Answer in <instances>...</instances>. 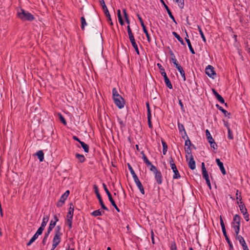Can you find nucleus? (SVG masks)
Here are the masks:
<instances>
[{
  "instance_id": "1",
  "label": "nucleus",
  "mask_w": 250,
  "mask_h": 250,
  "mask_svg": "<svg viewBox=\"0 0 250 250\" xmlns=\"http://www.w3.org/2000/svg\"><path fill=\"white\" fill-rule=\"evenodd\" d=\"M112 96L114 104L120 109L124 107L125 102L123 97L118 93L116 88L112 89Z\"/></svg>"
},
{
  "instance_id": "2",
  "label": "nucleus",
  "mask_w": 250,
  "mask_h": 250,
  "mask_svg": "<svg viewBox=\"0 0 250 250\" xmlns=\"http://www.w3.org/2000/svg\"><path fill=\"white\" fill-rule=\"evenodd\" d=\"M18 17L23 21H31L35 19L34 16L28 11L24 10L23 9L18 11L17 14Z\"/></svg>"
},
{
  "instance_id": "3",
  "label": "nucleus",
  "mask_w": 250,
  "mask_h": 250,
  "mask_svg": "<svg viewBox=\"0 0 250 250\" xmlns=\"http://www.w3.org/2000/svg\"><path fill=\"white\" fill-rule=\"evenodd\" d=\"M61 227L58 226L55 229V234L52 240V247L56 248L59 244L61 240L62 233L61 232Z\"/></svg>"
},
{
  "instance_id": "4",
  "label": "nucleus",
  "mask_w": 250,
  "mask_h": 250,
  "mask_svg": "<svg viewBox=\"0 0 250 250\" xmlns=\"http://www.w3.org/2000/svg\"><path fill=\"white\" fill-rule=\"evenodd\" d=\"M103 188H104V189L105 192H106V193L108 196V199H109L110 202L111 203V205L114 207V208H115V209L118 212H119L120 211V210L119 208L117 207V206L116 205L114 200H113V199L112 197V195H111L110 192H109L108 188H107L105 184L103 183Z\"/></svg>"
},
{
  "instance_id": "5",
  "label": "nucleus",
  "mask_w": 250,
  "mask_h": 250,
  "mask_svg": "<svg viewBox=\"0 0 250 250\" xmlns=\"http://www.w3.org/2000/svg\"><path fill=\"white\" fill-rule=\"evenodd\" d=\"M169 164L171 168L172 169L174 174L173 175V179H179L181 176L179 174L178 170L176 167L175 164H174L173 159L172 156H170L169 158Z\"/></svg>"
},
{
  "instance_id": "6",
  "label": "nucleus",
  "mask_w": 250,
  "mask_h": 250,
  "mask_svg": "<svg viewBox=\"0 0 250 250\" xmlns=\"http://www.w3.org/2000/svg\"><path fill=\"white\" fill-rule=\"evenodd\" d=\"M205 132H206V135L207 138L208 140V143H209V144L210 145V147L211 148H213L214 150L217 149V145L216 144V143L215 142L213 138L212 137L209 130L208 129H207L206 130Z\"/></svg>"
},
{
  "instance_id": "7",
  "label": "nucleus",
  "mask_w": 250,
  "mask_h": 250,
  "mask_svg": "<svg viewBox=\"0 0 250 250\" xmlns=\"http://www.w3.org/2000/svg\"><path fill=\"white\" fill-rule=\"evenodd\" d=\"M69 193V190H67L61 196L59 201L58 202L57 204V206L58 207H61L62 206L65 200L67 198Z\"/></svg>"
},
{
  "instance_id": "8",
  "label": "nucleus",
  "mask_w": 250,
  "mask_h": 250,
  "mask_svg": "<svg viewBox=\"0 0 250 250\" xmlns=\"http://www.w3.org/2000/svg\"><path fill=\"white\" fill-rule=\"evenodd\" d=\"M205 71L206 74L210 78H213V76L216 75L214 67L210 65H208L206 67Z\"/></svg>"
},
{
  "instance_id": "9",
  "label": "nucleus",
  "mask_w": 250,
  "mask_h": 250,
  "mask_svg": "<svg viewBox=\"0 0 250 250\" xmlns=\"http://www.w3.org/2000/svg\"><path fill=\"white\" fill-rule=\"evenodd\" d=\"M236 239L239 240L244 250H249L244 238L241 235H236Z\"/></svg>"
},
{
  "instance_id": "10",
  "label": "nucleus",
  "mask_w": 250,
  "mask_h": 250,
  "mask_svg": "<svg viewBox=\"0 0 250 250\" xmlns=\"http://www.w3.org/2000/svg\"><path fill=\"white\" fill-rule=\"evenodd\" d=\"M155 174V179L158 185L162 183V175L160 171H156Z\"/></svg>"
},
{
  "instance_id": "11",
  "label": "nucleus",
  "mask_w": 250,
  "mask_h": 250,
  "mask_svg": "<svg viewBox=\"0 0 250 250\" xmlns=\"http://www.w3.org/2000/svg\"><path fill=\"white\" fill-rule=\"evenodd\" d=\"M69 206L70 207L68 209V212L67 213L66 217L67 218H73L74 211V207L72 203H70Z\"/></svg>"
},
{
  "instance_id": "12",
  "label": "nucleus",
  "mask_w": 250,
  "mask_h": 250,
  "mask_svg": "<svg viewBox=\"0 0 250 250\" xmlns=\"http://www.w3.org/2000/svg\"><path fill=\"white\" fill-rule=\"evenodd\" d=\"M189 160L188 163L189 167L192 169L194 170L196 167V164L195 161L194 160V158L192 155H191L189 157Z\"/></svg>"
},
{
  "instance_id": "13",
  "label": "nucleus",
  "mask_w": 250,
  "mask_h": 250,
  "mask_svg": "<svg viewBox=\"0 0 250 250\" xmlns=\"http://www.w3.org/2000/svg\"><path fill=\"white\" fill-rule=\"evenodd\" d=\"M216 162L217 164V165L218 166V167H219L220 168V169L222 172V173L225 175L226 174L227 172H226V171L225 169V167H224V165H223V163L220 161V159H218V158H217L216 159Z\"/></svg>"
},
{
  "instance_id": "14",
  "label": "nucleus",
  "mask_w": 250,
  "mask_h": 250,
  "mask_svg": "<svg viewBox=\"0 0 250 250\" xmlns=\"http://www.w3.org/2000/svg\"><path fill=\"white\" fill-rule=\"evenodd\" d=\"M201 168H202V171L203 177L205 179V180L209 179L208 172L206 170V168L205 167V163L204 162H203L202 163Z\"/></svg>"
},
{
  "instance_id": "15",
  "label": "nucleus",
  "mask_w": 250,
  "mask_h": 250,
  "mask_svg": "<svg viewBox=\"0 0 250 250\" xmlns=\"http://www.w3.org/2000/svg\"><path fill=\"white\" fill-rule=\"evenodd\" d=\"M231 226L235 231L236 236L238 235L240 231V222H239L238 223L237 222L235 223H231Z\"/></svg>"
},
{
  "instance_id": "16",
  "label": "nucleus",
  "mask_w": 250,
  "mask_h": 250,
  "mask_svg": "<svg viewBox=\"0 0 250 250\" xmlns=\"http://www.w3.org/2000/svg\"><path fill=\"white\" fill-rule=\"evenodd\" d=\"M103 11L104 12V13L105 14V16L106 17V18H107V21L109 22V24L111 25V26H113V22L112 21V20H111V16H110V13H109V12L107 8H105L104 9H103Z\"/></svg>"
},
{
  "instance_id": "17",
  "label": "nucleus",
  "mask_w": 250,
  "mask_h": 250,
  "mask_svg": "<svg viewBox=\"0 0 250 250\" xmlns=\"http://www.w3.org/2000/svg\"><path fill=\"white\" fill-rule=\"evenodd\" d=\"M36 156L38 157L40 162H42L44 160V153L42 150L38 151L36 154Z\"/></svg>"
},
{
  "instance_id": "18",
  "label": "nucleus",
  "mask_w": 250,
  "mask_h": 250,
  "mask_svg": "<svg viewBox=\"0 0 250 250\" xmlns=\"http://www.w3.org/2000/svg\"><path fill=\"white\" fill-rule=\"evenodd\" d=\"M216 107L221 111L222 112V113H224L225 116H229L230 115V113L228 112V111L224 109L222 106H220L218 104H216Z\"/></svg>"
},
{
  "instance_id": "19",
  "label": "nucleus",
  "mask_w": 250,
  "mask_h": 250,
  "mask_svg": "<svg viewBox=\"0 0 250 250\" xmlns=\"http://www.w3.org/2000/svg\"><path fill=\"white\" fill-rule=\"evenodd\" d=\"M75 157L78 159L80 163H82L84 162L85 161V158L84 155L83 154H80L79 153H77L75 154Z\"/></svg>"
},
{
  "instance_id": "20",
  "label": "nucleus",
  "mask_w": 250,
  "mask_h": 250,
  "mask_svg": "<svg viewBox=\"0 0 250 250\" xmlns=\"http://www.w3.org/2000/svg\"><path fill=\"white\" fill-rule=\"evenodd\" d=\"M240 210L242 214L247 212V209L246 208L245 205L243 202H240L239 205Z\"/></svg>"
},
{
  "instance_id": "21",
  "label": "nucleus",
  "mask_w": 250,
  "mask_h": 250,
  "mask_svg": "<svg viewBox=\"0 0 250 250\" xmlns=\"http://www.w3.org/2000/svg\"><path fill=\"white\" fill-rule=\"evenodd\" d=\"M49 219V215H45L43 216L42 221L41 224V226L45 227L46 226L48 220Z\"/></svg>"
},
{
  "instance_id": "22",
  "label": "nucleus",
  "mask_w": 250,
  "mask_h": 250,
  "mask_svg": "<svg viewBox=\"0 0 250 250\" xmlns=\"http://www.w3.org/2000/svg\"><path fill=\"white\" fill-rule=\"evenodd\" d=\"M173 35L178 40V41L183 45H185V43L184 42L183 39L178 35L176 32H173Z\"/></svg>"
},
{
  "instance_id": "23",
  "label": "nucleus",
  "mask_w": 250,
  "mask_h": 250,
  "mask_svg": "<svg viewBox=\"0 0 250 250\" xmlns=\"http://www.w3.org/2000/svg\"><path fill=\"white\" fill-rule=\"evenodd\" d=\"M103 213H104V211H101L100 209H97L93 211L90 214L94 217H97L102 215Z\"/></svg>"
},
{
  "instance_id": "24",
  "label": "nucleus",
  "mask_w": 250,
  "mask_h": 250,
  "mask_svg": "<svg viewBox=\"0 0 250 250\" xmlns=\"http://www.w3.org/2000/svg\"><path fill=\"white\" fill-rule=\"evenodd\" d=\"M162 144L163 146V154L166 155L167 150V145L166 142L163 140H161Z\"/></svg>"
},
{
  "instance_id": "25",
  "label": "nucleus",
  "mask_w": 250,
  "mask_h": 250,
  "mask_svg": "<svg viewBox=\"0 0 250 250\" xmlns=\"http://www.w3.org/2000/svg\"><path fill=\"white\" fill-rule=\"evenodd\" d=\"M117 16H118V21H119L120 24L121 25H123L124 24V21L122 18L121 13V11L120 9H118L117 10Z\"/></svg>"
},
{
  "instance_id": "26",
  "label": "nucleus",
  "mask_w": 250,
  "mask_h": 250,
  "mask_svg": "<svg viewBox=\"0 0 250 250\" xmlns=\"http://www.w3.org/2000/svg\"><path fill=\"white\" fill-rule=\"evenodd\" d=\"M191 146H188V147H186L185 146V152L186 153H187V155L186 156V159H187V160H188V155L189 156H191V155H192V153H191Z\"/></svg>"
},
{
  "instance_id": "27",
  "label": "nucleus",
  "mask_w": 250,
  "mask_h": 250,
  "mask_svg": "<svg viewBox=\"0 0 250 250\" xmlns=\"http://www.w3.org/2000/svg\"><path fill=\"white\" fill-rule=\"evenodd\" d=\"M178 127L179 130V132L182 133L183 132H184L185 135H187V132L185 130L184 125L180 123H178Z\"/></svg>"
},
{
  "instance_id": "28",
  "label": "nucleus",
  "mask_w": 250,
  "mask_h": 250,
  "mask_svg": "<svg viewBox=\"0 0 250 250\" xmlns=\"http://www.w3.org/2000/svg\"><path fill=\"white\" fill-rule=\"evenodd\" d=\"M80 144H81L82 148L83 149L84 152L88 153L89 152V146L83 141L80 142Z\"/></svg>"
},
{
  "instance_id": "29",
  "label": "nucleus",
  "mask_w": 250,
  "mask_h": 250,
  "mask_svg": "<svg viewBox=\"0 0 250 250\" xmlns=\"http://www.w3.org/2000/svg\"><path fill=\"white\" fill-rule=\"evenodd\" d=\"M166 78L164 79L165 83L166 84V85L170 89H172V85L169 79V78L167 77H166Z\"/></svg>"
},
{
  "instance_id": "30",
  "label": "nucleus",
  "mask_w": 250,
  "mask_h": 250,
  "mask_svg": "<svg viewBox=\"0 0 250 250\" xmlns=\"http://www.w3.org/2000/svg\"><path fill=\"white\" fill-rule=\"evenodd\" d=\"M236 200H237V204L239 205L240 202H243L242 201V197H241V192H239L238 190H236Z\"/></svg>"
},
{
  "instance_id": "31",
  "label": "nucleus",
  "mask_w": 250,
  "mask_h": 250,
  "mask_svg": "<svg viewBox=\"0 0 250 250\" xmlns=\"http://www.w3.org/2000/svg\"><path fill=\"white\" fill-rule=\"evenodd\" d=\"M186 42L188 44V47L189 48V49L190 52L192 53V54H195V51L191 45L190 40L187 39Z\"/></svg>"
},
{
  "instance_id": "32",
  "label": "nucleus",
  "mask_w": 250,
  "mask_h": 250,
  "mask_svg": "<svg viewBox=\"0 0 250 250\" xmlns=\"http://www.w3.org/2000/svg\"><path fill=\"white\" fill-rule=\"evenodd\" d=\"M133 180L139 189L140 188H141L143 187L138 177H135L134 178H133Z\"/></svg>"
},
{
  "instance_id": "33",
  "label": "nucleus",
  "mask_w": 250,
  "mask_h": 250,
  "mask_svg": "<svg viewBox=\"0 0 250 250\" xmlns=\"http://www.w3.org/2000/svg\"><path fill=\"white\" fill-rule=\"evenodd\" d=\"M81 29L82 30H84L85 26L87 25V23L84 17L83 16L81 18Z\"/></svg>"
},
{
  "instance_id": "34",
  "label": "nucleus",
  "mask_w": 250,
  "mask_h": 250,
  "mask_svg": "<svg viewBox=\"0 0 250 250\" xmlns=\"http://www.w3.org/2000/svg\"><path fill=\"white\" fill-rule=\"evenodd\" d=\"M198 30L199 32L200 35H201V37L204 41V42H206V39L204 36V34L202 30L201 27L200 25H198Z\"/></svg>"
},
{
  "instance_id": "35",
  "label": "nucleus",
  "mask_w": 250,
  "mask_h": 250,
  "mask_svg": "<svg viewBox=\"0 0 250 250\" xmlns=\"http://www.w3.org/2000/svg\"><path fill=\"white\" fill-rule=\"evenodd\" d=\"M127 167H128V169L129 170V171L132 176L133 178H134L135 177H137V176L136 174L135 173V172H134L133 168L132 167L129 163L127 164Z\"/></svg>"
},
{
  "instance_id": "36",
  "label": "nucleus",
  "mask_w": 250,
  "mask_h": 250,
  "mask_svg": "<svg viewBox=\"0 0 250 250\" xmlns=\"http://www.w3.org/2000/svg\"><path fill=\"white\" fill-rule=\"evenodd\" d=\"M177 70L179 71V72H180L181 76L182 77V78H183L184 79V81H185L186 80V76H185V71H184L183 70V67L181 66V65L180 66V67H179Z\"/></svg>"
},
{
  "instance_id": "37",
  "label": "nucleus",
  "mask_w": 250,
  "mask_h": 250,
  "mask_svg": "<svg viewBox=\"0 0 250 250\" xmlns=\"http://www.w3.org/2000/svg\"><path fill=\"white\" fill-rule=\"evenodd\" d=\"M98 200H99V203L101 206L102 208L104 210L108 211L109 210H108V208L104 204V202L102 200V198H100L98 199Z\"/></svg>"
},
{
  "instance_id": "38",
  "label": "nucleus",
  "mask_w": 250,
  "mask_h": 250,
  "mask_svg": "<svg viewBox=\"0 0 250 250\" xmlns=\"http://www.w3.org/2000/svg\"><path fill=\"white\" fill-rule=\"evenodd\" d=\"M225 239H226L227 243H228V244L229 245V250H233V247L232 244L231 242L229 237H228V235H227V236H225Z\"/></svg>"
},
{
  "instance_id": "39",
  "label": "nucleus",
  "mask_w": 250,
  "mask_h": 250,
  "mask_svg": "<svg viewBox=\"0 0 250 250\" xmlns=\"http://www.w3.org/2000/svg\"><path fill=\"white\" fill-rule=\"evenodd\" d=\"M180 8L183 9L184 7V0H176Z\"/></svg>"
},
{
  "instance_id": "40",
  "label": "nucleus",
  "mask_w": 250,
  "mask_h": 250,
  "mask_svg": "<svg viewBox=\"0 0 250 250\" xmlns=\"http://www.w3.org/2000/svg\"><path fill=\"white\" fill-rule=\"evenodd\" d=\"M72 220L73 218H67L66 224L68 226L69 229H71L72 227Z\"/></svg>"
},
{
  "instance_id": "41",
  "label": "nucleus",
  "mask_w": 250,
  "mask_h": 250,
  "mask_svg": "<svg viewBox=\"0 0 250 250\" xmlns=\"http://www.w3.org/2000/svg\"><path fill=\"white\" fill-rule=\"evenodd\" d=\"M241 217L238 214H235L233 216V221L232 223H235V222H240Z\"/></svg>"
},
{
  "instance_id": "42",
  "label": "nucleus",
  "mask_w": 250,
  "mask_h": 250,
  "mask_svg": "<svg viewBox=\"0 0 250 250\" xmlns=\"http://www.w3.org/2000/svg\"><path fill=\"white\" fill-rule=\"evenodd\" d=\"M191 145H192L188 137L187 136V139L185 140V146H186V147H188V146H191Z\"/></svg>"
},
{
  "instance_id": "43",
  "label": "nucleus",
  "mask_w": 250,
  "mask_h": 250,
  "mask_svg": "<svg viewBox=\"0 0 250 250\" xmlns=\"http://www.w3.org/2000/svg\"><path fill=\"white\" fill-rule=\"evenodd\" d=\"M228 137L230 140H233V135L232 134V132L231 131L230 128H229L228 129Z\"/></svg>"
},
{
  "instance_id": "44",
  "label": "nucleus",
  "mask_w": 250,
  "mask_h": 250,
  "mask_svg": "<svg viewBox=\"0 0 250 250\" xmlns=\"http://www.w3.org/2000/svg\"><path fill=\"white\" fill-rule=\"evenodd\" d=\"M59 119H60V121H61V122L64 125H66L67 123H66V120L65 119V118L63 117V116L61 113L59 114Z\"/></svg>"
},
{
  "instance_id": "45",
  "label": "nucleus",
  "mask_w": 250,
  "mask_h": 250,
  "mask_svg": "<svg viewBox=\"0 0 250 250\" xmlns=\"http://www.w3.org/2000/svg\"><path fill=\"white\" fill-rule=\"evenodd\" d=\"M127 33L128 34V38L132 37L134 36L132 32V30H131V28L129 25H128L127 26Z\"/></svg>"
},
{
  "instance_id": "46",
  "label": "nucleus",
  "mask_w": 250,
  "mask_h": 250,
  "mask_svg": "<svg viewBox=\"0 0 250 250\" xmlns=\"http://www.w3.org/2000/svg\"><path fill=\"white\" fill-rule=\"evenodd\" d=\"M56 224H55V222H53V220H51L48 228L49 229V230H52L54 227L56 226Z\"/></svg>"
},
{
  "instance_id": "47",
  "label": "nucleus",
  "mask_w": 250,
  "mask_h": 250,
  "mask_svg": "<svg viewBox=\"0 0 250 250\" xmlns=\"http://www.w3.org/2000/svg\"><path fill=\"white\" fill-rule=\"evenodd\" d=\"M144 162L146 164L147 166L151 165V163L148 160L146 156H145L144 158L143 159Z\"/></svg>"
},
{
  "instance_id": "48",
  "label": "nucleus",
  "mask_w": 250,
  "mask_h": 250,
  "mask_svg": "<svg viewBox=\"0 0 250 250\" xmlns=\"http://www.w3.org/2000/svg\"><path fill=\"white\" fill-rule=\"evenodd\" d=\"M144 33L146 34V38H147V40L148 41V42H151V38H150V37L148 34V32L147 31V29H146V30H144L143 31Z\"/></svg>"
},
{
  "instance_id": "49",
  "label": "nucleus",
  "mask_w": 250,
  "mask_h": 250,
  "mask_svg": "<svg viewBox=\"0 0 250 250\" xmlns=\"http://www.w3.org/2000/svg\"><path fill=\"white\" fill-rule=\"evenodd\" d=\"M44 229V227L42 226H40V227L38 229L37 231H36V233L39 234V235H41Z\"/></svg>"
},
{
  "instance_id": "50",
  "label": "nucleus",
  "mask_w": 250,
  "mask_h": 250,
  "mask_svg": "<svg viewBox=\"0 0 250 250\" xmlns=\"http://www.w3.org/2000/svg\"><path fill=\"white\" fill-rule=\"evenodd\" d=\"M44 229V227L42 226H40V227L38 229L37 231H36V233L39 234V235H41Z\"/></svg>"
},
{
  "instance_id": "51",
  "label": "nucleus",
  "mask_w": 250,
  "mask_h": 250,
  "mask_svg": "<svg viewBox=\"0 0 250 250\" xmlns=\"http://www.w3.org/2000/svg\"><path fill=\"white\" fill-rule=\"evenodd\" d=\"M170 250H177V246L174 241L171 242Z\"/></svg>"
},
{
  "instance_id": "52",
  "label": "nucleus",
  "mask_w": 250,
  "mask_h": 250,
  "mask_svg": "<svg viewBox=\"0 0 250 250\" xmlns=\"http://www.w3.org/2000/svg\"><path fill=\"white\" fill-rule=\"evenodd\" d=\"M149 166L150 167V170L151 171H153L154 173H155L156 171H158L157 170L156 167L155 166H153L152 164H151V165H149Z\"/></svg>"
},
{
  "instance_id": "53",
  "label": "nucleus",
  "mask_w": 250,
  "mask_h": 250,
  "mask_svg": "<svg viewBox=\"0 0 250 250\" xmlns=\"http://www.w3.org/2000/svg\"><path fill=\"white\" fill-rule=\"evenodd\" d=\"M216 99L218 100V101L221 103V104H223V103H225V100L224 99V98L220 95H219V96H218L217 97H216Z\"/></svg>"
},
{
  "instance_id": "54",
  "label": "nucleus",
  "mask_w": 250,
  "mask_h": 250,
  "mask_svg": "<svg viewBox=\"0 0 250 250\" xmlns=\"http://www.w3.org/2000/svg\"><path fill=\"white\" fill-rule=\"evenodd\" d=\"M132 45L134 47V48L136 53L138 55H139V49H138V45H137V43H133Z\"/></svg>"
},
{
  "instance_id": "55",
  "label": "nucleus",
  "mask_w": 250,
  "mask_h": 250,
  "mask_svg": "<svg viewBox=\"0 0 250 250\" xmlns=\"http://www.w3.org/2000/svg\"><path fill=\"white\" fill-rule=\"evenodd\" d=\"M99 2L102 7L103 10L107 8V7L105 4L104 0H99Z\"/></svg>"
},
{
  "instance_id": "56",
  "label": "nucleus",
  "mask_w": 250,
  "mask_h": 250,
  "mask_svg": "<svg viewBox=\"0 0 250 250\" xmlns=\"http://www.w3.org/2000/svg\"><path fill=\"white\" fill-rule=\"evenodd\" d=\"M167 14H168L169 15V17H170V18L175 23H176V21H175V19L174 17V16H173V15L172 14V13L170 11H169V12H167Z\"/></svg>"
},
{
  "instance_id": "57",
  "label": "nucleus",
  "mask_w": 250,
  "mask_h": 250,
  "mask_svg": "<svg viewBox=\"0 0 250 250\" xmlns=\"http://www.w3.org/2000/svg\"><path fill=\"white\" fill-rule=\"evenodd\" d=\"M179 104L180 105L181 109L182 111H185V108L184 106V104L182 102V100L180 99H178Z\"/></svg>"
},
{
  "instance_id": "58",
  "label": "nucleus",
  "mask_w": 250,
  "mask_h": 250,
  "mask_svg": "<svg viewBox=\"0 0 250 250\" xmlns=\"http://www.w3.org/2000/svg\"><path fill=\"white\" fill-rule=\"evenodd\" d=\"M48 237V235L44 234V237L42 241V244L43 245H45L46 244V242Z\"/></svg>"
},
{
  "instance_id": "59",
  "label": "nucleus",
  "mask_w": 250,
  "mask_h": 250,
  "mask_svg": "<svg viewBox=\"0 0 250 250\" xmlns=\"http://www.w3.org/2000/svg\"><path fill=\"white\" fill-rule=\"evenodd\" d=\"M123 13H124V17H125V19H128L129 17H128V15L126 12V10L125 9H123Z\"/></svg>"
},
{
  "instance_id": "60",
  "label": "nucleus",
  "mask_w": 250,
  "mask_h": 250,
  "mask_svg": "<svg viewBox=\"0 0 250 250\" xmlns=\"http://www.w3.org/2000/svg\"><path fill=\"white\" fill-rule=\"evenodd\" d=\"M243 215H244V218L246 220V221H249V214L248 213V212H246V213L243 214Z\"/></svg>"
},
{
  "instance_id": "61",
  "label": "nucleus",
  "mask_w": 250,
  "mask_h": 250,
  "mask_svg": "<svg viewBox=\"0 0 250 250\" xmlns=\"http://www.w3.org/2000/svg\"><path fill=\"white\" fill-rule=\"evenodd\" d=\"M157 65L159 69H160V72L164 71L165 70L164 68L162 66V65L160 63H158L157 64Z\"/></svg>"
},
{
  "instance_id": "62",
  "label": "nucleus",
  "mask_w": 250,
  "mask_h": 250,
  "mask_svg": "<svg viewBox=\"0 0 250 250\" xmlns=\"http://www.w3.org/2000/svg\"><path fill=\"white\" fill-rule=\"evenodd\" d=\"M151 118H147V121H148V125L149 128L152 129L153 127V126H152V123L151 121Z\"/></svg>"
},
{
  "instance_id": "63",
  "label": "nucleus",
  "mask_w": 250,
  "mask_h": 250,
  "mask_svg": "<svg viewBox=\"0 0 250 250\" xmlns=\"http://www.w3.org/2000/svg\"><path fill=\"white\" fill-rule=\"evenodd\" d=\"M221 228H222V232H223V235H224V236H227V235H227V232H226V228H225V226L221 227Z\"/></svg>"
},
{
  "instance_id": "64",
  "label": "nucleus",
  "mask_w": 250,
  "mask_h": 250,
  "mask_svg": "<svg viewBox=\"0 0 250 250\" xmlns=\"http://www.w3.org/2000/svg\"><path fill=\"white\" fill-rule=\"evenodd\" d=\"M93 188L94 189L95 193L96 194L99 193L98 188L96 185H94Z\"/></svg>"
}]
</instances>
